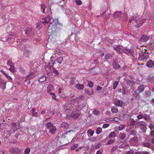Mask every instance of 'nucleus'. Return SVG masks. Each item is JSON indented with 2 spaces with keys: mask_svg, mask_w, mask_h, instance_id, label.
<instances>
[{
  "mask_svg": "<svg viewBox=\"0 0 154 154\" xmlns=\"http://www.w3.org/2000/svg\"><path fill=\"white\" fill-rule=\"evenodd\" d=\"M137 90L139 91V93H140L144 91V87L143 86L140 85L138 87Z\"/></svg>",
  "mask_w": 154,
  "mask_h": 154,
  "instance_id": "27",
  "label": "nucleus"
},
{
  "mask_svg": "<svg viewBox=\"0 0 154 154\" xmlns=\"http://www.w3.org/2000/svg\"><path fill=\"white\" fill-rule=\"evenodd\" d=\"M25 34L28 37H32L34 35L33 30L32 28H27L24 30Z\"/></svg>",
  "mask_w": 154,
  "mask_h": 154,
  "instance_id": "4",
  "label": "nucleus"
},
{
  "mask_svg": "<svg viewBox=\"0 0 154 154\" xmlns=\"http://www.w3.org/2000/svg\"><path fill=\"white\" fill-rule=\"evenodd\" d=\"M46 126L47 128L48 129L50 128H51L53 127L54 126L53 124L51 123V122H50L46 124Z\"/></svg>",
  "mask_w": 154,
  "mask_h": 154,
  "instance_id": "26",
  "label": "nucleus"
},
{
  "mask_svg": "<svg viewBox=\"0 0 154 154\" xmlns=\"http://www.w3.org/2000/svg\"><path fill=\"white\" fill-rule=\"evenodd\" d=\"M112 57V56L109 54H106L105 57V59L106 60H108L111 58Z\"/></svg>",
  "mask_w": 154,
  "mask_h": 154,
  "instance_id": "35",
  "label": "nucleus"
},
{
  "mask_svg": "<svg viewBox=\"0 0 154 154\" xmlns=\"http://www.w3.org/2000/svg\"><path fill=\"white\" fill-rule=\"evenodd\" d=\"M55 63L53 62L51 66L49 65H46L45 66V68L47 73L48 75H50L51 72V67L53 66L54 64Z\"/></svg>",
  "mask_w": 154,
  "mask_h": 154,
  "instance_id": "8",
  "label": "nucleus"
},
{
  "mask_svg": "<svg viewBox=\"0 0 154 154\" xmlns=\"http://www.w3.org/2000/svg\"><path fill=\"white\" fill-rule=\"evenodd\" d=\"M154 65V63L152 60H150L146 63V66L149 68H151Z\"/></svg>",
  "mask_w": 154,
  "mask_h": 154,
  "instance_id": "19",
  "label": "nucleus"
},
{
  "mask_svg": "<svg viewBox=\"0 0 154 154\" xmlns=\"http://www.w3.org/2000/svg\"><path fill=\"white\" fill-rule=\"evenodd\" d=\"M82 4V2L80 0H78V5H80Z\"/></svg>",
  "mask_w": 154,
  "mask_h": 154,
  "instance_id": "63",
  "label": "nucleus"
},
{
  "mask_svg": "<svg viewBox=\"0 0 154 154\" xmlns=\"http://www.w3.org/2000/svg\"><path fill=\"white\" fill-rule=\"evenodd\" d=\"M30 151V149L29 148H27L24 151L25 154H29Z\"/></svg>",
  "mask_w": 154,
  "mask_h": 154,
  "instance_id": "47",
  "label": "nucleus"
},
{
  "mask_svg": "<svg viewBox=\"0 0 154 154\" xmlns=\"http://www.w3.org/2000/svg\"><path fill=\"white\" fill-rule=\"evenodd\" d=\"M111 111L113 113H116L118 112V109L115 106H113L111 108Z\"/></svg>",
  "mask_w": 154,
  "mask_h": 154,
  "instance_id": "21",
  "label": "nucleus"
},
{
  "mask_svg": "<svg viewBox=\"0 0 154 154\" xmlns=\"http://www.w3.org/2000/svg\"><path fill=\"white\" fill-rule=\"evenodd\" d=\"M94 86L93 83L91 81H89L88 82V86L90 88H91Z\"/></svg>",
  "mask_w": 154,
  "mask_h": 154,
  "instance_id": "45",
  "label": "nucleus"
},
{
  "mask_svg": "<svg viewBox=\"0 0 154 154\" xmlns=\"http://www.w3.org/2000/svg\"><path fill=\"white\" fill-rule=\"evenodd\" d=\"M0 18H2V20H3L4 22H7V21L8 20V18H6V17H5V16L4 15H0Z\"/></svg>",
  "mask_w": 154,
  "mask_h": 154,
  "instance_id": "34",
  "label": "nucleus"
},
{
  "mask_svg": "<svg viewBox=\"0 0 154 154\" xmlns=\"http://www.w3.org/2000/svg\"><path fill=\"white\" fill-rule=\"evenodd\" d=\"M46 80V78L45 76H42L38 80V81L39 82H43L45 81Z\"/></svg>",
  "mask_w": 154,
  "mask_h": 154,
  "instance_id": "30",
  "label": "nucleus"
},
{
  "mask_svg": "<svg viewBox=\"0 0 154 154\" xmlns=\"http://www.w3.org/2000/svg\"><path fill=\"white\" fill-rule=\"evenodd\" d=\"M35 76V75L34 73L33 72H31L29 74L26 76L24 82H25L27 80H29L33 78Z\"/></svg>",
  "mask_w": 154,
  "mask_h": 154,
  "instance_id": "10",
  "label": "nucleus"
},
{
  "mask_svg": "<svg viewBox=\"0 0 154 154\" xmlns=\"http://www.w3.org/2000/svg\"><path fill=\"white\" fill-rule=\"evenodd\" d=\"M94 113L96 115H98L99 114V112L96 110H95L93 111Z\"/></svg>",
  "mask_w": 154,
  "mask_h": 154,
  "instance_id": "55",
  "label": "nucleus"
},
{
  "mask_svg": "<svg viewBox=\"0 0 154 154\" xmlns=\"http://www.w3.org/2000/svg\"><path fill=\"white\" fill-rule=\"evenodd\" d=\"M38 115V113L37 112H32V115L33 116H36Z\"/></svg>",
  "mask_w": 154,
  "mask_h": 154,
  "instance_id": "60",
  "label": "nucleus"
},
{
  "mask_svg": "<svg viewBox=\"0 0 154 154\" xmlns=\"http://www.w3.org/2000/svg\"><path fill=\"white\" fill-rule=\"evenodd\" d=\"M102 89V87L100 86H98L96 88V90L97 91H99L101 90Z\"/></svg>",
  "mask_w": 154,
  "mask_h": 154,
  "instance_id": "61",
  "label": "nucleus"
},
{
  "mask_svg": "<svg viewBox=\"0 0 154 154\" xmlns=\"http://www.w3.org/2000/svg\"><path fill=\"white\" fill-rule=\"evenodd\" d=\"M113 48L119 54H120L122 52V50L120 48V46L119 45L118 46L116 45L113 47Z\"/></svg>",
  "mask_w": 154,
  "mask_h": 154,
  "instance_id": "18",
  "label": "nucleus"
},
{
  "mask_svg": "<svg viewBox=\"0 0 154 154\" xmlns=\"http://www.w3.org/2000/svg\"><path fill=\"white\" fill-rule=\"evenodd\" d=\"M16 38L17 37L15 35L12 34L9 35L8 37H6L5 38H2V39L1 40L3 41H7L8 42L11 41V42H13L14 40L15 41L17 39Z\"/></svg>",
  "mask_w": 154,
  "mask_h": 154,
  "instance_id": "3",
  "label": "nucleus"
},
{
  "mask_svg": "<svg viewBox=\"0 0 154 154\" xmlns=\"http://www.w3.org/2000/svg\"><path fill=\"white\" fill-rule=\"evenodd\" d=\"M143 118L145 120H148V119L149 117V115H147L146 114H145L143 115Z\"/></svg>",
  "mask_w": 154,
  "mask_h": 154,
  "instance_id": "50",
  "label": "nucleus"
},
{
  "mask_svg": "<svg viewBox=\"0 0 154 154\" xmlns=\"http://www.w3.org/2000/svg\"><path fill=\"white\" fill-rule=\"evenodd\" d=\"M125 137V134H121L120 136V138L121 139L123 140L124 139Z\"/></svg>",
  "mask_w": 154,
  "mask_h": 154,
  "instance_id": "51",
  "label": "nucleus"
},
{
  "mask_svg": "<svg viewBox=\"0 0 154 154\" xmlns=\"http://www.w3.org/2000/svg\"><path fill=\"white\" fill-rule=\"evenodd\" d=\"M50 94L51 95H52V98L53 99H54V100H55L57 101V100H58L56 98V96L55 94L54 93H52V92L50 93Z\"/></svg>",
  "mask_w": 154,
  "mask_h": 154,
  "instance_id": "39",
  "label": "nucleus"
},
{
  "mask_svg": "<svg viewBox=\"0 0 154 154\" xmlns=\"http://www.w3.org/2000/svg\"><path fill=\"white\" fill-rule=\"evenodd\" d=\"M112 65L115 69H119L121 67L120 66L118 63V60H116L113 62Z\"/></svg>",
  "mask_w": 154,
  "mask_h": 154,
  "instance_id": "14",
  "label": "nucleus"
},
{
  "mask_svg": "<svg viewBox=\"0 0 154 154\" xmlns=\"http://www.w3.org/2000/svg\"><path fill=\"white\" fill-rule=\"evenodd\" d=\"M143 115H137V117L138 119H141L143 118Z\"/></svg>",
  "mask_w": 154,
  "mask_h": 154,
  "instance_id": "56",
  "label": "nucleus"
},
{
  "mask_svg": "<svg viewBox=\"0 0 154 154\" xmlns=\"http://www.w3.org/2000/svg\"><path fill=\"white\" fill-rule=\"evenodd\" d=\"M126 82L127 84L131 87L133 86L135 84V82L133 80L127 79Z\"/></svg>",
  "mask_w": 154,
  "mask_h": 154,
  "instance_id": "17",
  "label": "nucleus"
},
{
  "mask_svg": "<svg viewBox=\"0 0 154 154\" xmlns=\"http://www.w3.org/2000/svg\"><path fill=\"white\" fill-rule=\"evenodd\" d=\"M76 81L75 78L72 77L70 79V83L72 85H73L75 83V82Z\"/></svg>",
  "mask_w": 154,
  "mask_h": 154,
  "instance_id": "32",
  "label": "nucleus"
},
{
  "mask_svg": "<svg viewBox=\"0 0 154 154\" xmlns=\"http://www.w3.org/2000/svg\"><path fill=\"white\" fill-rule=\"evenodd\" d=\"M41 10L43 14H46L48 10L47 7L44 4H42L40 5Z\"/></svg>",
  "mask_w": 154,
  "mask_h": 154,
  "instance_id": "12",
  "label": "nucleus"
},
{
  "mask_svg": "<svg viewBox=\"0 0 154 154\" xmlns=\"http://www.w3.org/2000/svg\"><path fill=\"white\" fill-rule=\"evenodd\" d=\"M150 37L146 35H143L140 38V41L142 42H145L148 41Z\"/></svg>",
  "mask_w": 154,
  "mask_h": 154,
  "instance_id": "13",
  "label": "nucleus"
},
{
  "mask_svg": "<svg viewBox=\"0 0 154 154\" xmlns=\"http://www.w3.org/2000/svg\"><path fill=\"white\" fill-rule=\"evenodd\" d=\"M135 124V121L134 120H131L130 122V125L132 126L134 125Z\"/></svg>",
  "mask_w": 154,
  "mask_h": 154,
  "instance_id": "52",
  "label": "nucleus"
},
{
  "mask_svg": "<svg viewBox=\"0 0 154 154\" xmlns=\"http://www.w3.org/2000/svg\"><path fill=\"white\" fill-rule=\"evenodd\" d=\"M65 12L66 14L67 15H74L76 14V12L75 10L72 8H71L70 10L67 9L65 10Z\"/></svg>",
  "mask_w": 154,
  "mask_h": 154,
  "instance_id": "7",
  "label": "nucleus"
},
{
  "mask_svg": "<svg viewBox=\"0 0 154 154\" xmlns=\"http://www.w3.org/2000/svg\"><path fill=\"white\" fill-rule=\"evenodd\" d=\"M114 143V141L112 139H110L107 142V144H110L113 143Z\"/></svg>",
  "mask_w": 154,
  "mask_h": 154,
  "instance_id": "53",
  "label": "nucleus"
},
{
  "mask_svg": "<svg viewBox=\"0 0 154 154\" xmlns=\"http://www.w3.org/2000/svg\"><path fill=\"white\" fill-rule=\"evenodd\" d=\"M84 88V86L83 84H78V89L79 90H82Z\"/></svg>",
  "mask_w": 154,
  "mask_h": 154,
  "instance_id": "37",
  "label": "nucleus"
},
{
  "mask_svg": "<svg viewBox=\"0 0 154 154\" xmlns=\"http://www.w3.org/2000/svg\"><path fill=\"white\" fill-rule=\"evenodd\" d=\"M7 65L10 66L13 65L12 59H9L8 60L7 63Z\"/></svg>",
  "mask_w": 154,
  "mask_h": 154,
  "instance_id": "42",
  "label": "nucleus"
},
{
  "mask_svg": "<svg viewBox=\"0 0 154 154\" xmlns=\"http://www.w3.org/2000/svg\"><path fill=\"white\" fill-rule=\"evenodd\" d=\"M11 125L13 127L11 130V133L12 134H14L18 130L17 128V125L15 122H13L11 123Z\"/></svg>",
  "mask_w": 154,
  "mask_h": 154,
  "instance_id": "9",
  "label": "nucleus"
},
{
  "mask_svg": "<svg viewBox=\"0 0 154 154\" xmlns=\"http://www.w3.org/2000/svg\"><path fill=\"white\" fill-rule=\"evenodd\" d=\"M9 70H10L11 72H15V70L14 69V65L11 66H10V67L9 69Z\"/></svg>",
  "mask_w": 154,
  "mask_h": 154,
  "instance_id": "38",
  "label": "nucleus"
},
{
  "mask_svg": "<svg viewBox=\"0 0 154 154\" xmlns=\"http://www.w3.org/2000/svg\"><path fill=\"white\" fill-rule=\"evenodd\" d=\"M88 133L90 134V136H92L93 135L94 133V131H92L90 129H89L88 130Z\"/></svg>",
  "mask_w": 154,
  "mask_h": 154,
  "instance_id": "44",
  "label": "nucleus"
},
{
  "mask_svg": "<svg viewBox=\"0 0 154 154\" xmlns=\"http://www.w3.org/2000/svg\"><path fill=\"white\" fill-rule=\"evenodd\" d=\"M53 86L52 85H48L47 87L48 92H49L51 91L53 89Z\"/></svg>",
  "mask_w": 154,
  "mask_h": 154,
  "instance_id": "29",
  "label": "nucleus"
},
{
  "mask_svg": "<svg viewBox=\"0 0 154 154\" xmlns=\"http://www.w3.org/2000/svg\"><path fill=\"white\" fill-rule=\"evenodd\" d=\"M147 50L145 51V52L144 53L142 52L140 54L138 57V59L140 60L143 61L144 62H146L147 59L149 57V54L146 52Z\"/></svg>",
  "mask_w": 154,
  "mask_h": 154,
  "instance_id": "2",
  "label": "nucleus"
},
{
  "mask_svg": "<svg viewBox=\"0 0 154 154\" xmlns=\"http://www.w3.org/2000/svg\"><path fill=\"white\" fill-rule=\"evenodd\" d=\"M69 127V124L66 122H63L61 124V127L65 130L67 129Z\"/></svg>",
  "mask_w": 154,
  "mask_h": 154,
  "instance_id": "16",
  "label": "nucleus"
},
{
  "mask_svg": "<svg viewBox=\"0 0 154 154\" xmlns=\"http://www.w3.org/2000/svg\"><path fill=\"white\" fill-rule=\"evenodd\" d=\"M102 131V128L100 127H98L96 131V133L97 134H100Z\"/></svg>",
  "mask_w": 154,
  "mask_h": 154,
  "instance_id": "36",
  "label": "nucleus"
},
{
  "mask_svg": "<svg viewBox=\"0 0 154 154\" xmlns=\"http://www.w3.org/2000/svg\"><path fill=\"white\" fill-rule=\"evenodd\" d=\"M9 151L12 154H19L20 152V150L17 148L11 147L10 148Z\"/></svg>",
  "mask_w": 154,
  "mask_h": 154,
  "instance_id": "6",
  "label": "nucleus"
},
{
  "mask_svg": "<svg viewBox=\"0 0 154 154\" xmlns=\"http://www.w3.org/2000/svg\"><path fill=\"white\" fill-rule=\"evenodd\" d=\"M43 21L42 22V24L45 25L46 23H48L51 20V18L49 16L45 17H43L42 19Z\"/></svg>",
  "mask_w": 154,
  "mask_h": 154,
  "instance_id": "11",
  "label": "nucleus"
},
{
  "mask_svg": "<svg viewBox=\"0 0 154 154\" xmlns=\"http://www.w3.org/2000/svg\"><path fill=\"white\" fill-rule=\"evenodd\" d=\"M77 148V144H76L74 145H73V146H72L71 147V149L72 150H74L75 149V151H77V149H76V148Z\"/></svg>",
  "mask_w": 154,
  "mask_h": 154,
  "instance_id": "48",
  "label": "nucleus"
},
{
  "mask_svg": "<svg viewBox=\"0 0 154 154\" xmlns=\"http://www.w3.org/2000/svg\"><path fill=\"white\" fill-rule=\"evenodd\" d=\"M54 112L53 111H52V110H51L49 111V114L51 115H52L53 114H54Z\"/></svg>",
  "mask_w": 154,
  "mask_h": 154,
  "instance_id": "64",
  "label": "nucleus"
},
{
  "mask_svg": "<svg viewBox=\"0 0 154 154\" xmlns=\"http://www.w3.org/2000/svg\"><path fill=\"white\" fill-rule=\"evenodd\" d=\"M143 144L144 147H147L148 148H149L150 146V144L148 142H145L143 143Z\"/></svg>",
  "mask_w": 154,
  "mask_h": 154,
  "instance_id": "40",
  "label": "nucleus"
},
{
  "mask_svg": "<svg viewBox=\"0 0 154 154\" xmlns=\"http://www.w3.org/2000/svg\"><path fill=\"white\" fill-rule=\"evenodd\" d=\"M122 14L121 12H115L113 14V16L114 18L118 17H120Z\"/></svg>",
  "mask_w": 154,
  "mask_h": 154,
  "instance_id": "24",
  "label": "nucleus"
},
{
  "mask_svg": "<svg viewBox=\"0 0 154 154\" xmlns=\"http://www.w3.org/2000/svg\"><path fill=\"white\" fill-rule=\"evenodd\" d=\"M118 148L117 146H113L112 149H111V152H113L116 150Z\"/></svg>",
  "mask_w": 154,
  "mask_h": 154,
  "instance_id": "46",
  "label": "nucleus"
},
{
  "mask_svg": "<svg viewBox=\"0 0 154 154\" xmlns=\"http://www.w3.org/2000/svg\"><path fill=\"white\" fill-rule=\"evenodd\" d=\"M53 72L56 75H57L59 74V72L57 70H54L53 71Z\"/></svg>",
  "mask_w": 154,
  "mask_h": 154,
  "instance_id": "58",
  "label": "nucleus"
},
{
  "mask_svg": "<svg viewBox=\"0 0 154 154\" xmlns=\"http://www.w3.org/2000/svg\"><path fill=\"white\" fill-rule=\"evenodd\" d=\"M41 22H39L36 23V28L38 30H39L42 27Z\"/></svg>",
  "mask_w": 154,
  "mask_h": 154,
  "instance_id": "25",
  "label": "nucleus"
},
{
  "mask_svg": "<svg viewBox=\"0 0 154 154\" xmlns=\"http://www.w3.org/2000/svg\"><path fill=\"white\" fill-rule=\"evenodd\" d=\"M116 136L115 133L113 131L109 134V138H112L115 137Z\"/></svg>",
  "mask_w": 154,
  "mask_h": 154,
  "instance_id": "31",
  "label": "nucleus"
},
{
  "mask_svg": "<svg viewBox=\"0 0 154 154\" xmlns=\"http://www.w3.org/2000/svg\"><path fill=\"white\" fill-rule=\"evenodd\" d=\"M56 130V128L55 126H53L50 129V132L52 134H54Z\"/></svg>",
  "mask_w": 154,
  "mask_h": 154,
  "instance_id": "23",
  "label": "nucleus"
},
{
  "mask_svg": "<svg viewBox=\"0 0 154 154\" xmlns=\"http://www.w3.org/2000/svg\"><path fill=\"white\" fill-rule=\"evenodd\" d=\"M76 102H77V100L76 98L72 99L70 101V103L72 104H74Z\"/></svg>",
  "mask_w": 154,
  "mask_h": 154,
  "instance_id": "43",
  "label": "nucleus"
},
{
  "mask_svg": "<svg viewBox=\"0 0 154 154\" xmlns=\"http://www.w3.org/2000/svg\"><path fill=\"white\" fill-rule=\"evenodd\" d=\"M56 52L59 55H61L63 53V51L62 50L58 49L56 51Z\"/></svg>",
  "mask_w": 154,
  "mask_h": 154,
  "instance_id": "41",
  "label": "nucleus"
},
{
  "mask_svg": "<svg viewBox=\"0 0 154 154\" xmlns=\"http://www.w3.org/2000/svg\"><path fill=\"white\" fill-rule=\"evenodd\" d=\"M139 21H138V20L137 19V18L135 17L134 18H132L129 20L128 24L130 25L132 23V25H134L135 26H136L137 25V24L139 23Z\"/></svg>",
  "mask_w": 154,
  "mask_h": 154,
  "instance_id": "5",
  "label": "nucleus"
},
{
  "mask_svg": "<svg viewBox=\"0 0 154 154\" xmlns=\"http://www.w3.org/2000/svg\"><path fill=\"white\" fill-rule=\"evenodd\" d=\"M53 21L50 23L48 26V31L50 33H53L56 31L57 26L58 24L57 19H53Z\"/></svg>",
  "mask_w": 154,
  "mask_h": 154,
  "instance_id": "1",
  "label": "nucleus"
},
{
  "mask_svg": "<svg viewBox=\"0 0 154 154\" xmlns=\"http://www.w3.org/2000/svg\"><path fill=\"white\" fill-rule=\"evenodd\" d=\"M63 60V59L62 57H60L57 58L56 61L58 63L60 64H61L62 63V62Z\"/></svg>",
  "mask_w": 154,
  "mask_h": 154,
  "instance_id": "28",
  "label": "nucleus"
},
{
  "mask_svg": "<svg viewBox=\"0 0 154 154\" xmlns=\"http://www.w3.org/2000/svg\"><path fill=\"white\" fill-rule=\"evenodd\" d=\"M149 128L151 130H153L154 128V125L152 124H151L149 125Z\"/></svg>",
  "mask_w": 154,
  "mask_h": 154,
  "instance_id": "54",
  "label": "nucleus"
},
{
  "mask_svg": "<svg viewBox=\"0 0 154 154\" xmlns=\"http://www.w3.org/2000/svg\"><path fill=\"white\" fill-rule=\"evenodd\" d=\"M6 82L2 80H0V87L2 90H4L6 88Z\"/></svg>",
  "mask_w": 154,
  "mask_h": 154,
  "instance_id": "15",
  "label": "nucleus"
},
{
  "mask_svg": "<svg viewBox=\"0 0 154 154\" xmlns=\"http://www.w3.org/2000/svg\"><path fill=\"white\" fill-rule=\"evenodd\" d=\"M109 126V124H105L103 125V128H106L108 127Z\"/></svg>",
  "mask_w": 154,
  "mask_h": 154,
  "instance_id": "57",
  "label": "nucleus"
},
{
  "mask_svg": "<svg viewBox=\"0 0 154 154\" xmlns=\"http://www.w3.org/2000/svg\"><path fill=\"white\" fill-rule=\"evenodd\" d=\"M137 131L135 130H133L131 131V135H134L136 134Z\"/></svg>",
  "mask_w": 154,
  "mask_h": 154,
  "instance_id": "49",
  "label": "nucleus"
},
{
  "mask_svg": "<svg viewBox=\"0 0 154 154\" xmlns=\"http://www.w3.org/2000/svg\"><path fill=\"white\" fill-rule=\"evenodd\" d=\"M150 135L152 137H154V131H152L150 133Z\"/></svg>",
  "mask_w": 154,
  "mask_h": 154,
  "instance_id": "59",
  "label": "nucleus"
},
{
  "mask_svg": "<svg viewBox=\"0 0 154 154\" xmlns=\"http://www.w3.org/2000/svg\"><path fill=\"white\" fill-rule=\"evenodd\" d=\"M85 92L89 95H91L94 93V91L93 90H89L88 89H85Z\"/></svg>",
  "mask_w": 154,
  "mask_h": 154,
  "instance_id": "22",
  "label": "nucleus"
},
{
  "mask_svg": "<svg viewBox=\"0 0 154 154\" xmlns=\"http://www.w3.org/2000/svg\"><path fill=\"white\" fill-rule=\"evenodd\" d=\"M6 77L8 79V80H12V78L9 75H6Z\"/></svg>",
  "mask_w": 154,
  "mask_h": 154,
  "instance_id": "62",
  "label": "nucleus"
},
{
  "mask_svg": "<svg viewBox=\"0 0 154 154\" xmlns=\"http://www.w3.org/2000/svg\"><path fill=\"white\" fill-rule=\"evenodd\" d=\"M115 105L116 106L121 107L123 105V101L121 100L116 101L115 102Z\"/></svg>",
  "mask_w": 154,
  "mask_h": 154,
  "instance_id": "20",
  "label": "nucleus"
},
{
  "mask_svg": "<svg viewBox=\"0 0 154 154\" xmlns=\"http://www.w3.org/2000/svg\"><path fill=\"white\" fill-rule=\"evenodd\" d=\"M119 83V82L118 81H115L113 82V89H115L116 88Z\"/></svg>",
  "mask_w": 154,
  "mask_h": 154,
  "instance_id": "33",
  "label": "nucleus"
}]
</instances>
